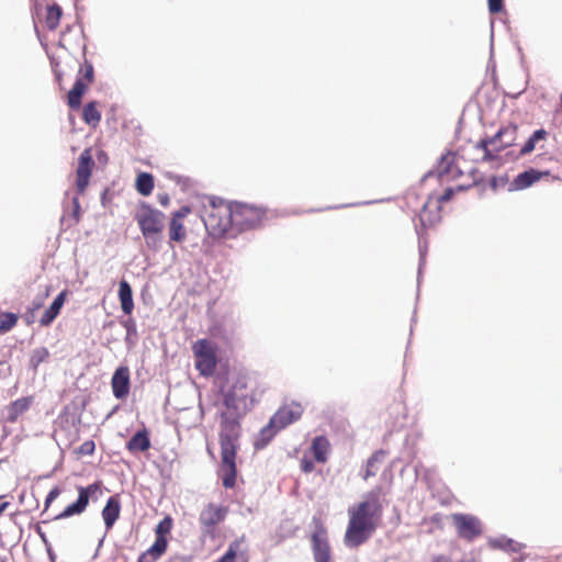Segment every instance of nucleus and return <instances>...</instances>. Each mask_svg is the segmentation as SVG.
Returning a JSON list of instances; mask_svg holds the SVG:
<instances>
[{
  "instance_id": "nucleus-16",
  "label": "nucleus",
  "mask_w": 562,
  "mask_h": 562,
  "mask_svg": "<svg viewBox=\"0 0 562 562\" xmlns=\"http://www.w3.org/2000/svg\"><path fill=\"white\" fill-rule=\"evenodd\" d=\"M112 392L115 398L124 400L127 397L131 387V373L126 366L119 367L111 379Z\"/></svg>"
},
{
  "instance_id": "nucleus-26",
  "label": "nucleus",
  "mask_w": 562,
  "mask_h": 562,
  "mask_svg": "<svg viewBox=\"0 0 562 562\" xmlns=\"http://www.w3.org/2000/svg\"><path fill=\"white\" fill-rule=\"evenodd\" d=\"M166 551L167 548L162 541H155L150 548L138 557L137 562H156Z\"/></svg>"
},
{
  "instance_id": "nucleus-40",
  "label": "nucleus",
  "mask_w": 562,
  "mask_h": 562,
  "mask_svg": "<svg viewBox=\"0 0 562 562\" xmlns=\"http://www.w3.org/2000/svg\"><path fill=\"white\" fill-rule=\"evenodd\" d=\"M157 199H158V202H159L160 205H162V206H168L169 205L170 199H169V195L167 193L158 194Z\"/></svg>"
},
{
  "instance_id": "nucleus-27",
  "label": "nucleus",
  "mask_w": 562,
  "mask_h": 562,
  "mask_svg": "<svg viewBox=\"0 0 562 562\" xmlns=\"http://www.w3.org/2000/svg\"><path fill=\"white\" fill-rule=\"evenodd\" d=\"M61 15H63V10L58 4L54 3L50 5H47L45 19H44L45 26L49 31H55L59 25Z\"/></svg>"
},
{
  "instance_id": "nucleus-43",
  "label": "nucleus",
  "mask_w": 562,
  "mask_h": 562,
  "mask_svg": "<svg viewBox=\"0 0 562 562\" xmlns=\"http://www.w3.org/2000/svg\"><path fill=\"white\" fill-rule=\"evenodd\" d=\"M0 562H8V559L7 558H1Z\"/></svg>"
},
{
  "instance_id": "nucleus-21",
  "label": "nucleus",
  "mask_w": 562,
  "mask_h": 562,
  "mask_svg": "<svg viewBox=\"0 0 562 562\" xmlns=\"http://www.w3.org/2000/svg\"><path fill=\"white\" fill-rule=\"evenodd\" d=\"M150 448L149 431L146 428L135 432L126 442V449L131 453L145 452Z\"/></svg>"
},
{
  "instance_id": "nucleus-19",
  "label": "nucleus",
  "mask_w": 562,
  "mask_h": 562,
  "mask_svg": "<svg viewBox=\"0 0 562 562\" xmlns=\"http://www.w3.org/2000/svg\"><path fill=\"white\" fill-rule=\"evenodd\" d=\"M101 514L106 529L110 530L121 514V501L119 495H113L106 501Z\"/></svg>"
},
{
  "instance_id": "nucleus-24",
  "label": "nucleus",
  "mask_w": 562,
  "mask_h": 562,
  "mask_svg": "<svg viewBox=\"0 0 562 562\" xmlns=\"http://www.w3.org/2000/svg\"><path fill=\"white\" fill-rule=\"evenodd\" d=\"M119 299L121 302L122 311L130 315L134 308L133 292L130 283L126 280H122L119 286Z\"/></svg>"
},
{
  "instance_id": "nucleus-20",
  "label": "nucleus",
  "mask_w": 562,
  "mask_h": 562,
  "mask_svg": "<svg viewBox=\"0 0 562 562\" xmlns=\"http://www.w3.org/2000/svg\"><path fill=\"white\" fill-rule=\"evenodd\" d=\"M68 295V291H61L49 305V307L44 312L43 316L40 319V324L43 327L49 326L55 318L59 315L61 307L64 306L66 299Z\"/></svg>"
},
{
  "instance_id": "nucleus-13",
  "label": "nucleus",
  "mask_w": 562,
  "mask_h": 562,
  "mask_svg": "<svg viewBox=\"0 0 562 562\" xmlns=\"http://www.w3.org/2000/svg\"><path fill=\"white\" fill-rule=\"evenodd\" d=\"M316 528L311 537L312 551L315 562H330L331 549L327 538V530L319 519H315Z\"/></svg>"
},
{
  "instance_id": "nucleus-29",
  "label": "nucleus",
  "mask_w": 562,
  "mask_h": 562,
  "mask_svg": "<svg viewBox=\"0 0 562 562\" xmlns=\"http://www.w3.org/2000/svg\"><path fill=\"white\" fill-rule=\"evenodd\" d=\"M154 177L148 172H140L136 178V190L139 194L148 196L154 190Z\"/></svg>"
},
{
  "instance_id": "nucleus-14",
  "label": "nucleus",
  "mask_w": 562,
  "mask_h": 562,
  "mask_svg": "<svg viewBox=\"0 0 562 562\" xmlns=\"http://www.w3.org/2000/svg\"><path fill=\"white\" fill-rule=\"evenodd\" d=\"M94 168L91 148H86L78 158L76 170V188L78 193H85Z\"/></svg>"
},
{
  "instance_id": "nucleus-17",
  "label": "nucleus",
  "mask_w": 562,
  "mask_h": 562,
  "mask_svg": "<svg viewBox=\"0 0 562 562\" xmlns=\"http://www.w3.org/2000/svg\"><path fill=\"white\" fill-rule=\"evenodd\" d=\"M216 562H249V551L244 537L231 542L227 551Z\"/></svg>"
},
{
  "instance_id": "nucleus-34",
  "label": "nucleus",
  "mask_w": 562,
  "mask_h": 562,
  "mask_svg": "<svg viewBox=\"0 0 562 562\" xmlns=\"http://www.w3.org/2000/svg\"><path fill=\"white\" fill-rule=\"evenodd\" d=\"M95 450V443L93 440H87L75 449V453L78 458L85 456H92Z\"/></svg>"
},
{
  "instance_id": "nucleus-23",
  "label": "nucleus",
  "mask_w": 562,
  "mask_h": 562,
  "mask_svg": "<svg viewBox=\"0 0 562 562\" xmlns=\"http://www.w3.org/2000/svg\"><path fill=\"white\" fill-rule=\"evenodd\" d=\"M31 404H32V397H21V398H18L16 401L12 402L7 408L8 422H10V423L16 422V419L30 408Z\"/></svg>"
},
{
  "instance_id": "nucleus-35",
  "label": "nucleus",
  "mask_w": 562,
  "mask_h": 562,
  "mask_svg": "<svg viewBox=\"0 0 562 562\" xmlns=\"http://www.w3.org/2000/svg\"><path fill=\"white\" fill-rule=\"evenodd\" d=\"M487 5L490 13L497 14L504 10V0H487Z\"/></svg>"
},
{
  "instance_id": "nucleus-22",
  "label": "nucleus",
  "mask_w": 562,
  "mask_h": 562,
  "mask_svg": "<svg viewBox=\"0 0 562 562\" xmlns=\"http://www.w3.org/2000/svg\"><path fill=\"white\" fill-rule=\"evenodd\" d=\"M549 175H550L549 171H538V170L531 168L529 170H526V171L519 173L515 178L513 184L516 189L522 190V189L530 187L535 182L539 181L541 178L548 177Z\"/></svg>"
},
{
  "instance_id": "nucleus-41",
  "label": "nucleus",
  "mask_w": 562,
  "mask_h": 562,
  "mask_svg": "<svg viewBox=\"0 0 562 562\" xmlns=\"http://www.w3.org/2000/svg\"><path fill=\"white\" fill-rule=\"evenodd\" d=\"M435 562H449V561L447 558L440 555L435 559ZM459 562H476V561L474 559H465V560H461Z\"/></svg>"
},
{
  "instance_id": "nucleus-33",
  "label": "nucleus",
  "mask_w": 562,
  "mask_h": 562,
  "mask_svg": "<svg viewBox=\"0 0 562 562\" xmlns=\"http://www.w3.org/2000/svg\"><path fill=\"white\" fill-rule=\"evenodd\" d=\"M18 315L14 313L0 314V335L11 330L18 323Z\"/></svg>"
},
{
  "instance_id": "nucleus-18",
  "label": "nucleus",
  "mask_w": 562,
  "mask_h": 562,
  "mask_svg": "<svg viewBox=\"0 0 562 562\" xmlns=\"http://www.w3.org/2000/svg\"><path fill=\"white\" fill-rule=\"evenodd\" d=\"M310 451L316 462L325 464L331 452V443L325 436H316L313 438Z\"/></svg>"
},
{
  "instance_id": "nucleus-9",
  "label": "nucleus",
  "mask_w": 562,
  "mask_h": 562,
  "mask_svg": "<svg viewBox=\"0 0 562 562\" xmlns=\"http://www.w3.org/2000/svg\"><path fill=\"white\" fill-rule=\"evenodd\" d=\"M78 492V498L75 503L69 504L65 509L58 514L55 519H66L76 515H81L86 512L89 501L91 497H93L95 494L102 493V482L95 481L88 486H77L76 487Z\"/></svg>"
},
{
  "instance_id": "nucleus-6",
  "label": "nucleus",
  "mask_w": 562,
  "mask_h": 562,
  "mask_svg": "<svg viewBox=\"0 0 562 562\" xmlns=\"http://www.w3.org/2000/svg\"><path fill=\"white\" fill-rule=\"evenodd\" d=\"M303 406L296 402L281 406L272 415L268 425L261 429L262 438L269 441L279 430L299 420L303 414Z\"/></svg>"
},
{
  "instance_id": "nucleus-4",
  "label": "nucleus",
  "mask_w": 562,
  "mask_h": 562,
  "mask_svg": "<svg viewBox=\"0 0 562 562\" xmlns=\"http://www.w3.org/2000/svg\"><path fill=\"white\" fill-rule=\"evenodd\" d=\"M202 220L213 238L226 236L234 227L232 203L223 200H212L203 207Z\"/></svg>"
},
{
  "instance_id": "nucleus-7",
  "label": "nucleus",
  "mask_w": 562,
  "mask_h": 562,
  "mask_svg": "<svg viewBox=\"0 0 562 562\" xmlns=\"http://www.w3.org/2000/svg\"><path fill=\"white\" fill-rule=\"evenodd\" d=\"M234 227L238 231L252 229L260 226L266 218V210L255 205L232 203Z\"/></svg>"
},
{
  "instance_id": "nucleus-2",
  "label": "nucleus",
  "mask_w": 562,
  "mask_h": 562,
  "mask_svg": "<svg viewBox=\"0 0 562 562\" xmlns=\"http://www.w3.org/2000/svg\"><path fill=\"white\" fill-rule=\"evenodd\" d=\"M389 491L375 486L363 499L348 508V525L344 542L348 548H359L366 543L380 527L383 517L382 496Z\"/></svg>"
},
{
  "instance_id": "nucleus-42",
  "label": "nucleus",
  "mask_w": 562,
  "mask_h": 562,
  "mask_svg": "<svg viewBox=\"0 0 562 562\" xmlns=\"http://www.w3.org/2000/svg\"><path fill=\"white\" fill-rule=\"evenodd\" d=\"M48 555H49L50 561H52V562H55V560H56V555H55V553L53 552V550H52V549H48Z\"/></svg>"
},
{
  "instance_id": "nucleus-5",
  "label": "nucleus",
  "mask_w": 562,
  "mask_h": 562,
  "mask_svg": "<svg viewBox=\"0 0 562 562\" xmlns=\"http://www.w3.org/2000/svg\"><path fill=\"white\" fill-rule=\"evenodd\" d=\"M228 512V506L215 503H209L201 509L199 524L202 539L213 541L218 537V526L225 521Z\"/></svg>"
},
{
  "instance_id": "nucleus-3",
  "label": "nucleus",
  "mask_w": 562,
  "mask_h": 562,
  "mask_svg": "<svg viewBox=\"0 0 562 562\" xmlns=\"http://www.w3.org/2000/svg\"><path fill=\"white\" fill-rule=\"evenodd\" d=\"M135 221L149 249L160 248L165 228V214L147 203H142L135 213Z\"/></svg>"
},
{
  "instance_id": "nucleus-30",
  "label": "nucleus",
  "mask_w": 562,
  "mask_h": 562,
  "mask_svg": "<svg viewBox=\"0 0 562 562\" xmlns=\"http://www.w3.org/2000/svg\"><path fill=\"white\" fill-rule=\"evenodd\" d=\"M172 518L170 516L165 517L162 520L159 521V524L156 526L155 535L156 539L155 541H162L165 543V547L168 548V539L167 535L172 529Z\"/></svg>"
},
{
  "instance_id": "nucleus-36",
  "label": "nucleus",
  "mask_w": 562,
  "mask_h": 562,
  "mask_svg": "<svg viewBox=\"0 0 562 562\" xmlns=\"http://www.w3.org/2000/svg\"><path fill=\"white\" fill-rule=\"evenodd\" d=\"M61 491L58 486L53 487L45 498V509L60 495Z\"/></svg>"
},
{
  "instance_id": "nucleus-32",
  "label": "nucleus",
  "mask_w": 562,
  "mask_h": 562,
  "mask_svg": "<svg viewBox=\"0 0 562 562\" xmlns=\"http://www.w3.org/2000/svg\"><path fill=\"white\" fill-rule=\"evenodd\" d=\"M49 358V351L46 347H40L33 350L30 357V366L33 370H36L38 366Z\"/></svg>"
},
{
  "instance_id": "nucleus-28",
  "label": "nucleus",
  "mask_w": 562,
  "mask_h": 562,
  "mask_svg": "<svg viewBox=\"0 0 562 562\" xmlns=\"http://www.w3.org/2000/svg\"><path fill=\"white\" fill-rule=\"evenodd\" d=\"M548 137V132L543 128L537 130L532 133V135L526 140L524 146L520 149V155L525 156L533 151L540 142L546 140Z\"/></svg>"
},
{
  "instance_id": "nucleus-25",
  "label": "nucleus",
  "mask_w": 562,
  "mask_h": 562,
  "mask_svg": "<svg viewBox=\"0 0 562 562\" xmlns=\"http://www.w3.org/2000/svg\"><path fill=\"white\" fill-rule=\"evenodd\" d=\"M97 101L88 102L82 109V120L91 127H97L101 122V112L98 109Z\"/></svg>"
},
{
  "instance_id": "nucleus-39",
  "label": "nucleus",
  "mask_w": 562,
  "mask_h": 562,
  "mask_svg": "<svg viewBox=\"0 0 562 562\" xmlns=\"http://www.w3.org/2000/svg\"><path fill=\"white\" fill-rule=\"evenodd\" d=\"M452 195H453V190L451 188H448L445 190L442 195L439 198V202H447L451 199Z\"/></svg>"
},
{
  "instance_id": "nucleus-10",
  "label": "nucleus",
  "mask_w": 562,
  "mask_h": 562,
  "mask_svg": "<svg viewBox=\"0 0 562 562\" xmlns=\"http://www.w3.org/2000/svg\"><path fill=\"white\" fill-rule=\"evenodd\" d=\"M94 80V69L90 61L87 59L80 66L79 77L77 78L74 87L68 92L67 103L70 109L78 110L81 105V99L88 87Z\"/></svg>"
},
{
  "instance_id": "nucleus-44",
  "label": "nucleus",
  "mask_w": 562,
  "mask_h": 562,
  "mask_svg": "<svg viewBox=\"0 0 562 562\" xmlns=\"http://www.w3.org/2000/svg\"><path fill=\"white\" fill-rule=\"evenodd\" d=\"M40 307H41L40 303L34 305V310L40 308Z\"/></svg>"
},
{
  "instance_id": "nucleus-31",
  "label": "nucleus",
  "mask_w": 562,
  "mask_h": 562,
  "mask_svg": "<svg viewBox=\"0 0 562 562\" xmlns=\"http://www.w3.org/2000/svg\"><path fill=\"white\" fill-rule=\"evenodd\" d=\"M384 457L385 452L383 450H379L369 458L367 462V469L363 475L364 480H368L369 477L376 475L378 469L375 465L376 463L382 462Z\"/></svg>"
},
{
  "instance_id": "nucleus-15",
  "label": "nucleus",
  "mask_w": 562,
  "mask_h": 562,
  "mask_svg": "<svg viewBox=\"0 0 562 562\" xmlns=\"http://www.w3.org/2000/svg\"><path fill=\"white\" fill-rule=\"evenodd\" d=\"M191 213V207L188 205L181 206L178 211L173 212L169 222L168 235L169 246L173 248V243H183L187 238V229L182 223Z\"/></svg>"
},
{
  "instance_id": "nucleus-12",
  "label": "nucleus",
  "mask_w": 562,
  "mask_h": 562,
  "mask_svg": "<svg viewBox=\"0 0 562 562\" xmlns=\"http://www.w3.org/2000/svg\"><path fill=\"white\" fill-rule=\"evenodd\" d=\"M516 133L517 126L508 125L502 127L494 136L481 139L477 144V147L484 150V159H493V155L488 149V146H494L496 151H501L513 145V142L516 138Z\"/></svg>"
},
{
  "instance_id": "nucleus-8",
  "label": "nucleus",
  "mask_w": 562,
  "mask_h": 562,
  "mask_svg": "<svg viewBox=\"0 0 562 562\" xmlns=\"http://www.w3.org/2000/svg\"><path fill=\"white\" fill-rule=\"evenodd\" d=\"M195 368L203 376L214 374L217 366L216 346L209 339H198L192 345Z\"/></svg>"
},
{
  "instance_id": "nucleus-38",
  "label": "nucleus",
  "mask_w": 562,
  "mask_h": 562,
  "mask_svg": "<svg viewBox=\"0 0 562 562\" xmlns=\"http://www.w3.org/2000/svg\"><path fill=\"white\" fill-rule=\"evenodd\" d=\"M498 546L506 550L518 551L519 543L515 542L514 540L508 539V540H505L504 543L499 542Z\"/></svg>"
},
{
  "instance_id": "nucleus-1",
  "label": "nucleus",
  "mask_w": 562,
  "mask_h": 562,
  "mask_svg": "<svg viewBox=\"0 0 562 562\" xmlns=\"http://www.w3.org/2000/svg\"><path fill=\"white\" fill-rule=\"evenodd\" d=\"M265 391L266 387L258 375L239 373L229 391L224 395V405L228 411H237L239 405L244 409H251L260 401ZM239 437V416L232 412L222 413L220 424L221 467L218 473L225 488L236 486L238 473L236 457Z\"/></svg>"
},
{
  "instance_id": "nucleus-11",
  "label": "nucleus",
  "mask_w": 562,
  "mask_h": 562,
  "mask_svg": "<svg viewBox=\"0 0 562 562\" xmlns=\"http://www.w3.org/2000/svg\"><path fill=\"white\" fill-rule=\"evenodd\" d=\"M452 525L459 538L473 541L483 533L481 520L470 514H452L450 516Z\"/></svg>"
},
{
  "instance_id": "nucleus-37",
  "label": "nucleus",
  "mask_w": 562,
  "mask_h": 562,
  "mask_svg": "<svg viewBox=\"0 0 562 562\" xmlns=\"http://www.w3.org/2000/svg\"><path fill=\"white\" fill-rule=\"evenodd\" d=\"M300 467H301V470L304 472V473H311L314 471L315 469V464H314V461L311 460L310 458L307 457H303L300 461Z\"/></svg>"
}]
</instances>
